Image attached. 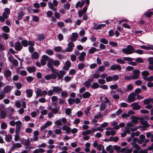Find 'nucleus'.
Instances as JSON below:
<instances>
[{
  "label": "nucleus",
  "mask_w": 153,
  "mask_h": 153,
  "mask_svg": "<svg viewBox=\"0 0 153 153\" xmlns=\"http://www.w3.org/2000/svg\"><path fill=\"white\" fill-rule=\"evenodd\" d=\"M51 71L56 76V78L57 77V80L61 79L63 76L66 74V72L63 70H60L59 71H56V69L54 68L53 67L50 69Z\"/></svg>",
  "instance_id": "obj_1"
},
{
  "label": "nucleus",
  "mask_w": 153,
  "mask_h": 153,
  "mask_svg": "<svg viewBox=\"0 0 153 153\" xmlns=\"http://www.w3.org/2000/svg\"><path fill=\"white\" fill-rule=\"evenodd\" d=\"M122 51L126 54H130L135 53V50L132 45H128L126 48H123Z\"/></svg>",
  "instance_id": "obj_2"
},
{
  "label": "nucleus",
  "mask_w": 153,
  "mask_h": 153,
  "mask_svg": "<svg viewBox=\"0 0 153 153\" xmlns=\"http://www.w3.org/2000/svg\"><path fill=\"white\" fill-rule=\"evenodd\" d=\"M136 94L134 92L131 93L129 94L127 100L129 102H131L136 100L135 96Z\"/></svg>",
  "instance_id": "obj_3"
},
{
  "label": "nucleus",
  "mask_w": 153,
  "mask_h": 153,
  "mask_svg": "<svg viewBox=\"0 0 153 153\" xmlns=\"http://www.w3.org/2000/svg\"><path fill=\"white\" fill-rule=\"evenodd\" d=\"M36 93L37 97H42L43 95H47L48 92L46 90H44L42 92V91L41 89H38L36 92Z\"/></svg>",
  "instance_id": "obj_4"
},
{
  "label": "nucleus",
  "mask_w": 153,
  "mask_h": 153,
  "mask_svg": "<svg viewBox=\"0 0 153 153\" xmlns=\"http://www.w3.org/2000/svg\"><path fill=\"white\" fill-rule=\"evenodd\" d=\"M56 76L54 74H52L51 75L48 74L45 76V79L47 80L51 79H56Z\"/></svg>",
  "instance_id": "obj_5"
},
{
  "label": "nucleus",
  "mask_w": 153,
  "mask_h": 153,
  "mask_svg": "<svg viewBox=\"0 0 153 153\" xmlns=\"http://www.w3.org/2000/svg\"><path fill=\"white\" fill-rule=\"evenodd\" d=\"M122 69L120 65H112L109 68V70H112L113 71H115L116 70H120Z\"/></svg>",
  "instance_id": "obj_6"
},
{
  "label": "nucleus",
  "mask_w": 153,
  "mask_h": 153,
  "mask_svg": "<svg viewBox=\"0 0 153 153\" xmlns=\"http://www.w3.org/2000/svg\"><path fill=\"white\" fill-rule=\"evenodd\" d=\"M131 106L133 107L132 109L134 110H137L141 108L140 105L137 102H134L131 104Z\"/></svg>",
  "instance_id": "obj_7"
},
{
  "label": "nucleus",
  "mask_w": 153,
  "mask_h": 153,
  "mask_svg": "<svg viewBox=\"0 0 153 153\" xmlns=\"http://www.w3.org/2000/svg\"><path fill=\"white\" fill-rule=\"evenodd\" d=\"M22 143L25 145L26 146V148L27 149V147H28V146L30 147V141L28 138L27 140L25 139L22 140Z\"/></svg>",
  "instance_id": "obj_8"
},
{
  "label": "nucleus",
  "mask_w": 153,
  "mask_h": 153,
  "mask_svg": "<svg viewBox=\"0 0 153 153\" xmlns=\"http://www.w3.org/2000/svg\"><path fill=\"white\" fill-rule=\"evenodd\" d=\"M22 48V46L19 42H17L15 43V49L16 51H20Z\"/></svg>",
  "instance_id": "obj_9"
},
{
  "label": "nucleus",
  "mask_w": 153,
  "mask_h": 153,
  "mask_svg": "<svg viewBox=\"0 0 153 153\" xmlns=\"http://www.w3.org/2000/svg\"><path fill=\"white\" fill-rule=\"evenodd\" d=\"M53 90L54 92L56 93V94H59L62 91V89L58 86H54L53 88Z\"/></svg>",
  "instance_id": "obj_10"
},
{
  "label": "nucleus",
  "mask_w": 153,
  "mask_h": 153,
  "mask_svg": "<svg viewBox=\"0 0 153 153\" xmlns=\"http://www.w3.org/2000/svg\"><path fill=\"white\" fill-rule=\"evenodd\" d=\"M13 88V86L7 85L4 87L3 91L5 93H7L9 92Z\"/></svg>",
  "instance_id": "obj_11"
},
{
  "label": "nucleus",
  "mask_w": 153,
  "mask_h": 153,
  "mask_svg": "<svg viewBox=\"0 0 153 153\" xmlns=\"http://www.w3.org/2000/svg\"><path fill=\"white\" fill-rule=\"evenodd\" d=\"M105 24H100L96 26V24L94 23V29H95L96 30H100L101 29L102 27H105Z\"/></svg>",
  "instance_id": "obj_12"
},
{
  "label": "nucleus",
  "mask_w": 153,
  "mask_h": 153,
  "mask_svg": "<svg viewBox=\"0 0 153 153\" xmlns=\"http://www.w3.org/2000/svg\"><path fill=\"white\" fill-rule=\"evenodd\" d=\"M12 72L9 69L6 70L4 73V76L6 79L10 76Z\"/></svg>",
  "instance_id": "obj_13"
},
{
  "label": "nucleus",
  "mask_w": 153,
  "mask_h": 153,
  "mask_svg": "<svg viewBox=\"0 0 153 153\" xmlns=\"http://www.w3.org/2000/svg\"><path fill=\"white\" fill-rule=\"evenodd\" d=\"M72 36L70 38L71 41L72 42L75 41L78 38V35L76 33H72Z\"/></svg>",
  "instance_id": "obj_14"
},
{
  "label": "nucleus",
  "mask_w": 153,
  "mask_h": 153,
  "mask_svg": "<svg viewBox=\"0 0 153 153\" xmlns=\"http://www.w3.org/2000/svg\"><path fill=\"white\" fill-rule=\"evenodd\" d=\"M134 74L133 75L136 76L134 79H137L139 78V74H140V71L138 70L135 69L133 71Z\"/></svg>",
  "instance_id": "obj_15"
},
{
  "label": "nucleus",
  "mask_w": 153,
  "mask_h": 153,
  "mask_svg": "<svg viewBox=\"0 0 153 153\" xmlns=\"http://www.w3.org/2000/svg\"><path fill=\"white\" fill-rule=\"evenodd\" d=\"M27 96V97L30 98L32 97L33 94V91L31 89H28L26 91Z\"/></svg>",
  "instance_id": "obj_16"
},
{
  "label": "nucleus",
  "mask_w": 153,
  "mask_h": 153,
  "mask_svg": "<svg viewBox=\"0 0 153 153\" xmlns=\"http://www.w3.org/2000/svg\"><path fill=\"white\" fill-rule=\"evenodd\" d=\"M27 70L29 73L35 72L36 71V68L34 66L28 67L27 68Z\"/></svg>",
  "instance_id": "obj_17"
},
{
  "label": "nucleus",
  "mask_w": 153,
  "mask_h": 153,
  "mask_svg": "<svg viewBox=\"0 0 153 153\" xmlns=\"http://www.w3.org/2000/svg\"><path fill=\"white\" fill-rule=\"evenodd\" d=\"M53 60V59H49L48 62L47 66L50 69H51L53 67L52 65Z\"/></svg>",
  "instance_id": "obj_18"
},
{
  "label": "nucleus",
  "mask_w": 153,
  "mask_h": 153,
  "mask_svg": "<svg viewBox=\"0 0 153 153\" xmlns=\"http://www.w3.org/2000/svg\"><path fill=\"white\" fill-rule=\"evenodd\" d=\"M39 57V53L36 51H35L33 52L31 55V58L32 59H37Z\"/></svg>",
  "instance_id": "obj_19"
},
{
  "label": "nucleus",
  "mask_w": 153,
  "mask_h": 153,
  "mask_svg": "<svg viewBox=\"0 0 153 153\" xmlns=\"http://www.w3.org/2000/svg\"><path fill=\"white\" fill-rule=\"evenodd\" d=\"M86 53L84 52H82L79 56V59L80 61H83L85 59L84 57L86 56Z\"/></svg>",
  "instance_id": "obj_20"
},
{
  "label": "nucleus",
  "mask_w": 153,
  "mask_h": 153,
  "mask_svg": "<svg viewBox=\"0 0 153 153\" xmlns=\"http://www.w3.org/2000/svg\"><path fill=\"white\" fill-rule=\"evenodd\" d=\"M61 128L66 131L67 133H69L71 132V128L69 126H63Z\"/></svg>",
  "instance_id": "obj_21"
},
{
  "label": "nucleus",
  "mask_w": 153,
  "mask_h": 153,
  "mask_svg": "<svg viewBox=\"0 0 153 153\" xmlns=\"http://www.w3.org/2000/svg\"><path fill=\"white\" fill-rule=\"evenodd\" d=\"M82 97L84 99L87 98L91 96V93L88 91H86L83 93L82 94Z\"/></svg>",
  "instance_id": "obj_22"
},
{
  "label": "nucleus",
  "mask_w": 153,
  "mask_h": 153,
  "mask_svg": "<svg viewBox=\"0 0 153 153\" xmlns=\"http://www.w3.org/2000/svg\"><path fill=\"white\" fill-rule=\"evenodd\" d=\"M141 124L143 125V127L145 128H147L150 126L149 124L145 120L142 121L141 122Z\"/></svg>",
  "instance_id": "obj_23"
},
{
  "label": "nucleus",
  "mask_w": 153,
  "mask_h": 153,
  "mask_svg": "<svg viewBox=\"0 0 153 153\" xmlns=\"http://www.w3.org/2000/svg\"><path fill=\"white\" fill-rule=\"evenodd\" d=\"M152 98H149L148 99H145L143 101V102L145 105H148L151 102H152Z\"/></svg>",
  "instance_id": "obj_24"
},
{
  "label": "nucleus",
  "mask_w": 153,
  "mask_h": 153,
  "mask_svg": "<svg viewBox=\"0 0 153 153\" xmlns=\"http://www.w3.org/2000/svg\"><path fill=\"white\" fill-rule=\"evenodd\" d=\"M22 122L21 121L19 120L16 122V129H21L22 126Z\"/></svg>",
  "instance_id": "obj_25"
},
{
  "label": "nucleus",
  "mask_w": 153,
  "mask_h": 153,
  "mask_svg": "<svg viewBox=\"0 0 153 153\" xmlns=\"http://www.w3.org/2000/svg\"><path fill=\"white\" fill-rule=\"evenodd\" d=\"M144 15L146 17L150 18L151 17L152 15H153V12L147 11L145 13Z\"/></svg>",
  "instance_id": "obj_26"
},
{
  "label": "nucleus",
  "mask_w": 153,
  "mask_h": 153,
  "mask_svg": "<svg viewBox=\"0 0 153 153\" xmlns=\"http://www.w3.org/2000/svg\"><path fill=\"white\" fill-rule=\"evenodd\" d=\"M60 107L59 106H55V108H53L51 111L52 112L55 114H57L59 112V109Z\"/></svg>",
  "instance_id": "obj_27"
},
{
  "label": "nucleus",
  "mask_w": 153,
  "mask_h": 153,
  "mask_svg": "<svg viewBox=\"0 0 153 153\" xmlns=\"http://www.w3.org/2000/svg\"><path fill=\"white\" fill-rule=\"evenodd\" d=\"M141 74L142 76L144 77H146L147 76L150 74L149 72L146 71H142L141 72Z\"/></svg>",
  "instance_id": "obj_28"
},
{
  "label": "nucleus",
  "mask_w": 153,
  "mask_h": 153,
  "mask_svg": "<svg viewBox=\"0 0 153 153\" xmlns=\"http://www.w3.org/2000/svg\"><path fill=\"white\" fill-rule=\"evenodd\" d=\"M136 76H134V75H132V76H125L124 77V79L125 80H130L131 79H134L135 78V77Z\"/></svg>",
  "instance_id": "obj_29"
},
{
  "label": "nucleus",
  "mask_w": 153,
  "mask_h": 153,
  "mask_svg": "<svg viewBox=\"0 0 153 153\" xmlns=\"http://www.w3.org/2000/svg\"><path fill=\"white\" fill-rule=\"evenodd\" d=\"M12 139V136L11 135H6L5 136V140L7 142H10Z\"/></svg>",
  "instance_id": "obj_30"
},
{
  "label": "nucleus",
  "mask_w": 153,
  "mask_h": 153,
  "mask_svg": "<svg viewBox=\"0 0 153 153\" xmlns=\"http://www.w3.org/2000/svg\"><path fill=\"white\" fill-rule=\"evenodd\" d=\"M92 132V131L90 130H88L86 131H83L82 133V134L84 136H86L87 135L91 134Z\"/></svg>",
  "instance_id": "obj_31"
},
{
  "label": "nucleus",
  "mask_w": 153,
  "mask_h": 153,
  "mask_svg": "<svg viewBox=\"0 0 153 153\" xmlns=\"http://www.w3.org/2000/svg\"><path fill=\"white\" fill-rule=\"evenodd\" d=\"M2 30L5 33H8L10 32L9 28L7 26H4L2 27Z\"/></svg>",
  "instance_id": "obj_32"
},
{
  "label": "nucleus",
  "mask_w": 153,
  "mask_h": 153,
  "mask_svg": "<svg viewBox=\"0 0 153 153\" xmlns=\"http://www.w3.org/2000/svg\"><path fill=\"white\" fill-rule=\"evenodd\" d=\"M61 95L62 97L65 98L68 97V94L67 91H63L61 93Z\"/></svg>",
  "instance_id": "obj_33"
},
{
  "label": "nucleus",
  "mask_w": 153,
  "mask_h": 153,
  "mask_svg": "<svg viewBox=\"0 0 153 153\" xmlns=\"http://www.w3.org/2000/svg\"><path fill=\"white\" fill-rule=\"evenodd\" d=\"M100 86V85L97 83L94 82L91 86V87L93 89H95L99 88Z\"/></svg>",
  "instance_id": "obj_34"
},
{
  "label": "nucleus",
  "mask_w": 153,
  "mask_h": 153,
  "mask_svg": "<svg viewBox=\"0 0 153 153\" xmlns=\"http://www.w3.org/2000/svg\"><path fill=\"white\" fill-rule=\"evenodd\" d=\"M96 51V49L95 47H92L88 51V53L90 54H93Z\"/></svg>",
  "instance_id": "obj_35"
},
{
  "label": "nucleus",
  "mask_w": 153,
  "mask_h": 153,
  "mask_svg": "<svg viewBox=\"0 0 153 153\" xmlns=\"http://www.w3.org/2000/svg\"><path fill=\"white\" fill-rule=\"evenodd\" d=\"M68 102L70 105H71L75 102V99L69 98L68 99Z\"/></svg>",
  "instance_id": "obj_36"
},
{
  "label": "nucleus",
  "mask_w": 153,
  "mask_h": 153,
  "mask_svg": "<svg viewBox=\"0 0 153 153\" xmlns=\"http://www.w3.org/2000/svg\"><path fill=\"white\" fill-rule=\"evenodd\" d=\"M22 45L24 47H26L28 45V41L27 40H24L21 41Z\"/></svg>",
  "instance_id": "obj_37"
},
{
  "label": "nucleus",
  "mask_w": 153,
  "mask_h": 153,
  "mask_svg": "<svg viewBox=\"0 0 153 153\" xmlns=\"http://www.w3.org/2000/svg\"><path fill=\"white\" fill-rule=\"evenodd\" d=\"M85 67V64L83 63H79L78 65V69L81 70L83 69Z\"/></svg>",
  "instance_id": "obj_38"
},
{
  "label": "nucleus",
  "mask_w": 153,
  "mask_h": 153,
  "mask_svg": "<svg viewBox=\"0 0 153 153\" xmlns=\"http://www.w3.org/2000/svg\"><path fill=\"white\" fill-rule=\"evenodd\" d=\"M143 79L144 80L147 81H153V76H150L147 77H143Z\"/></svg>",
  "instance_id": "obj_39"
},
{
  "label": "nucleus",
  "mask_w": 153,
  "mask_h": 153,
  "mask_svg": "<svg viewBox=\"0 0 153 153\" xmlns=\"http://www.w3.org/2000/svg\"><path fill=\"white\" fill-rule=\"evenodd\" d=\"M45 36L44 35H39L37 38V39L39 41H41L45 39Z\"/></svg>",
  "instance_id": "obj_40"
},
{
  "label": "nucleus",
  "mask_w": 153,
  "mask_h": 153,
  "mask_svg": "<svg viewBox=\"0 0 153 153\" xmlns=\"http://www.w3.org/2000/svg\"><path fill=\"white\" fill-rule=\"evenodd\" d=\"M106 105L104 103H102L100 105V109L101 111H103L104 110L105 108Z\"/></svg>",
  "instance_id": "obj_41"
},
{
  "label": "nucleus",
  "mask_w": 153,
  "mask_h": 153,
  "mask_svg": "<svg viewBox=\"0 0 153 153\" xmlns=\"http://www.w3.org/2000/svg\"><path fill=\"white\" fill-rule=\"evenodd\" d=\"M24 13L22 11H20L18 14V18L19 19L21 20L22 18L24 16Z\"/></svg>",
  "instance_id": "obj_42"
},
{
  "label": "nucleus",
  "mask_w": 153,
  "mask_h": 153,
  "mask_svg": "<svg viewBox=\"0 0 153 153\" xmlns=\"http://www.w3.org/2000/svg\"><path fill=\"white\" fill-rule=\"evenodd\" d=\"M6 116V114L4 111H1L0 117L1 119H4Z\"/></svg>",
  "instance_id": "obj_43"
},
{
  "label": "nucleus",
  "mask_w": 153,
  "mask_h": 153,
  "mask_svg": "<svg viewBox=\"0 0 153 153\" xmlns=\"http://www.w3.org/2000/svg\"><path fill=\"white\" fill-rule=\"evenodd\" d=\"M113 147L115 150L117 151V152H120V151L121 149V147L120 146L115 145Z\"/></svg>",
  "instance_id": "obj_44"
},
{
  "label": "nucleus",
  "mask_w": 153,
  "mask_h": 153,
  "mask_svg": "<svg viewBox=\"0 0 153 153\" xmlns=\"http://www.w3.org/2000/svg\"><path fill=\"white\" fill-rule=\"evenodd\" d=\"M70 5L69 3H67L63 5V7L64 9L66 10H68L70 8Z\"/></svg>",
  "instance_id": "obj_45"
},
{
  "label": "nucleus",
  "mask_w": 153,
  "mask_h": 153,
  "mask_svg": "<svg viewBox=\"0 0 153 153\" xmlns=\"http://www.w3.org/2000/svg\"><path fill=\"white\" fill-rule=\"evenodd\" d=\"M133 58L130 57H124L123 58V59L124 61L130 62L132 61L133 60Z\"/></svg>",
  "instance_id": "obj_46"
},
{
  "label": "nucleus",
  "mask_w": 153,
  "mask_h": 153,
  "mask_svg": "<svg viewBox=\"0 0 153 153\" xmlns=\"http://www.w3.org/2000/svg\"><path fill=\"white\" fill-rule=\"evenodd\" d=\"M33 17V19L32 20L35 22H38L39 20V17L38 16H32Z\"/></svg>",
  "instance_id": "obj_47"
},
{
  "label": "nucleus",
  "mask_w": 153,
  "mask_h": 153,
  "mask_svg": "<svg viewBox=\"0 0 153 153\" xmlns=\"http://www.w3.org/2000/svg\"><path fill=\"white\" fill-rule=\"evenodd\" d=\"M7 125L6 123L3 122L1 124V128L2 129H5L7 128Z\"/></svg>",
  "instance_id": "obj_48"
},
{
  "label": "nucleus",
  "mask_w": 153,
  "mask_h": 153,
  "mask_svg": "<svg viewBox=\"0 0 153 153\" xmlns=\"http://www.w3.org/2000/svg\"><path fill=\"white\" fill-rule=\"evenodd\" d=\"M116 61L117 63L120 64H124L126 62L124 60H123L120 59H116Z\"/></svg>",
  "instance_id": "obj_49"
},
{
  "label": "nucleus",
  "mask_w": 153,
  "mask_h": 153,
  "mask_svg": "<svg viewBox=\"0 0 153 153\" xmlns=\"http://www.w3.org/2000/svg\"><path fill=\"white\" fill-rule=\"evenodd\" d=\"M54 50L56 52H60L62 51V48L60 46L56 47L54 48Z\"/></svg>",
  "instance_id": "obj_50"
},
{
  "label": "nucleus",
  "mask_w": 153,
  "mask_h": 153,
  "mask_svg": "<svg viewBox=\"0 0 153 153\" xmlns=\"http://www.w3.org/2000/svg\"><path fill=\"white\" fill-rule=\"evenodd\" d=\"M46 53L49 55H52L53 54V51L51 49L47 50L46 51Z\"/></svg>",
  "instance_id": "obj_51"
},
{
  "label": "nucleus",
  "mask_w": 153,
  "mask_h": 153,
  "mask_svg": "<svg viewBox=\"0 0 153 153\" xmlns=\"http://www.w3.org/2000/svg\"><path fill=\"white\" fill-rule=\"evenodd\" d=\"M139 117H137L133 116V117L132 118V122L134 123H138V120Z\"/></svg>",
  "instance_id": "obj_52"
},
{
  "label": "nucleus",
  "mask_w": 153,
  "mask_h": 153,
  "mask_svg": "<svg viewBox=\"0 0 153 153\" xmlns=\"http://www.w3.org/2000/svg\"><path fill=\"white\" fill-rule=\"evenodd\" d=\"M110 45L113 47H117V43L115 42L110 41L109 42Z\"/></svg>",
  "instance_id": "obj_53"
},
{
  "label": "nucleus",
  "mask_w": 153,
  "mask_h": 153,
  "mask_svg": "<svg viewBox=\"0 0 153 153\" xmlns=\"http://www.w3.org/2000/svg\"><path fill=\"white\" fill-rule=\"evenodd\" d=\"M53 64L54 65L56 66H59L60 64V62L58 60H53Z\"/></svg>",
  "instance_id": "obj_54"
},
{
  "label": "nucleus",
  "mask_w": 153,
  "mask_h": 153,
  "mask_svg": "<svg viewBox=\"0 0 153 153\" xmlns=\"http://www.w3.org/2000/svg\"><path fill=\"white\" fill-rule=\"evenodd\" d=\"M65 113L66 114L69 115L71 112V110L70 108H68L65 110Z\"/></svg>",
  "instance_id": "obj_55"
},
{
  "label": "nucleus",
  "mask_w": 153,
  "mask_h": 153,
  "mask_svg": "<svg viewBox=\"0 0 153 153\" xmlns=\"http://www.w3.org/2000/svg\"><path fill=\"white\" fill-rule=\"evenodd\" d=\"M11 63H12L13 65L15 67L17 66L18 65V62L16 59H13V62Z\"/></svg>",
  "instance_id": "obj_56"
},
{
  "label": "nucleus",
  "mask_w": 153,
  "mask_h": 153,
  "mask_svg": "<svg viewBox=\"0 0 153 153\" xmlns=\"http://www.w3.org/2000/svg\"><path fill=\"white\" fill-rule=\"evenodd\" d=\"M53 14V12L51 10L48 11L46 13L47 16L48 17H51Z\"/></svg>",
  "instance_id": "obj_57"
},
{
  "label": "nucleus",
  "mask_w": 153,
  "mask_h": 153,
  "mask_svg": "<svg viewBox=\"0 0 153 153\" xmlns=\"http://www.w3.org/2000/svg\"><path fill=\"white\" fill-rule=\"evenodd\" d=\"M34 79V78L31 76H28L26 78L27 81L28 82H30L32 81Z\"/></svg>",
  "instance_id": "obj_58"
},
{
  "label": "nucleus",
  "mask_w": 153,
  "mask_h": 153,
  "mask_svg": "<svg viewBox=\"0 0 153 153\" xmlns=\"http://www.w3.org/2000/svg\"><path fill=\"white\" fill-rule=\"evenodd\" d=\"M84 85L86 87L89 88L91 86V83L89 82L86 81L84 83Z\"/></svg>",
  "instance_id": "obj_59"
},
{
  "label": "nucleus",
  "mask_w": 153,
  "mask_h": 153,
  "mask_svg": "<svg viewBox=\"0 0 153 153\" xmlns=\"http://www.w3.org/2000/svg\"><path fill=\"white\" fill-rule=\"evenodd\" d=\"M100 41L105 44H107L108 43V41L105 38H102L100 39Z\"/></svg>",
  "instance_id": "obj_60"
},
{
  "label": "nucleus",
  "mask_w": 153,
  "mask_h": 153,
  "mask_svg": "<svg viewBox=\"0 0 153 153\" xmlns=\"http://www.w3.org/2000/svg\"><path fill=\"white\" fill-rule=\"evenodd\" d=\"M98 81L99 83L100 84H103L106 83L105 80L104 79H98Z\"/></svg>",
  "instance_id": "obj_61"
},
{
  "label": "nucleus",
  "mask_w": 153,
  "mask_h": 153,
  "mask_svg": "<svg viewBox=\"0 0 153 153\" xmlns=\"http://www.w3.org/2000/svg\"><path fill=\"white\" fill-rule=\"evenodd\" d=\"M135 61L138 63H142L143 62V60L141 57H138L135 60Z\"/></svg>",
  "instance_id": "obj_62"
},
{
  "label": "nucleus",
  "mask_w": 153,
  "mask_h": 153,
  "mask_svg": "<svg viewBox=\"0 0 153 153\" xmlns=\"http://www.w3.org/2000/svg\"><path fill=\"white\" fill-rule=\"evenodd\" d=\"M110 87L111 90H113L117 89L118 87V86L117 84H115L110 85Z\"/></svg>",
  "instance_id": "obj_63"
},
{
  "label": "nucleus",
  "mask_w": 153,
  "mask_h": 153,
  "mask_svg": "<svg viewBox=\"0 0 153 153\" xmlns=\"http://www.w3.org/2000/svg\"><path fill=\"white\" fill-rule=\"evenodd\" d=\"M148 61L149 62V64L153 65V57H150L148 59Z\"/></svg>",
  "instance_id": "obj_64"
}]
</instances>
